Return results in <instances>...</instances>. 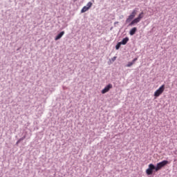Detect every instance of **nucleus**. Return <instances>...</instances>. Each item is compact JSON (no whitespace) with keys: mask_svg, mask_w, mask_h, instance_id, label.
Returning <instances> with one entry per match:
<instances>
[{"mask_svg":"<svg viewBox=\"0 0 177 177\" xmlns=\"http://www.w3.org/2000/svg\"><path fill=\"white\" fill-rule=\"evenodd\" d=\"M143 17H145V12H141L138 17H136V19H134L129 24V26H135V24H138V23H139L140 21V20H142L143 19Z\"/></svg>","mask_w":177,"mask_h":177,"instance_id":"1","label":"nucleus"},{"mask_svg":"<svg viewBox=\"0 0 177 177\" xmlns=\"http://www.w3.org/2000/svg\"><path fill=\"white\" fill-rule=\"evenodd\" d=\"M128 41H129V38L125 37L122 40V41H120V43L122 45H127V44H128Z\"/></svg>","mask_w":177,"mask_h":177,"instance_id":"10","label":"nucleus"},{"mask_svg":"<svg viewBox=\"0 0 177 177\" xmlns=\"http://www.w3.org/2000/svg\"><path fill=\"white\" fill-rule=\"evenodd\" d=\"M138 60V58H135L132 60L133 63L135 64L136 62Z\"/></svg>","mask_w":177,"mask_h":177,"instance_id":"15","label":"nucleus"},{"mask_svg":"<svg viewBox=\"0 0 177 177\" xmlns=\"http://www.w3.org/2000/svg\"><path fill=\"white\" fill-rule=\"evenodd\" d=\"M156 171V166L153 164L149 165V168L146 170L147 175H153V171Z\"/></svg>","mask_w":177,"mask_h":177,"instance_id":"5","label":"nucleus"},{"mask_svg":"<svg viewBox=\"0 0 177 177\" xmlns=\"http://www.w3.org/2000/svg\"><path fill=\"white\" fill-rule=\"evenodd\" d=\"M23 139H24V138H21V139H19V140L17 142V145H19V143H20V142H21V140H23Z\"/></svg>","mask_w":177,"mask_h":177,"instance_id":"14","label":"nucleus"},{"mask_svg":"<svg viewBox=\"0 0 177 177\" xmlns=\"http://www.w3.org/2000/svg\"><path fill=\"white\" fill-rule=\"evenodd\" d=\"M165 91V84H162V86H160L159 87V88H158L153 94V96L155 97H159V96H161V95H162V93H164V91Z\"/></svg>","mask_w":177,"mask_h":177,"instance_id":"2","label":"nucleus"},{"mask_svg":"<svg viewBox=\"0 0 177 177\" xmlns=\"http://www.w3.org/2000/svg\"><path fill=\"white\" fill-rule=\"evenodd\" d=\"M112 88H113V84H109L106 86H105L104 89L102 90L101 93H102V95H104V93H107V92H109L110 89H112Z\"/></svg>","mask_w":177,"mask_h":177,"instance_id":"7","label":"nucleus"},{"mask_svg":"<svg viewBox=\"0 0 177 177\" xmlns=\"http://www.w3.org/2000/svg\"><path fill=\"white\" fill-rule=\"evenodd\" d=\"M75 1V2L77 1V0H74Z\"/></svg>","mask_w":177,"mask_h":177,"instance_id":"17","label":"nucleus"},{"mask_svg":"<svg viewBox=\"0 0 177 177\" xmlns=\"http://www.w3.org/2000/svg\"><path fill=\"white\" fill-rule=\"evenodd\" d=\"M92 8V2H88L86 5V6H84L82 9L81 10V13H85V12H87V10H89Z\"/></svg>","mask_w":177,"mask_h":177,"instance_id":"6","label":"nucleus"},{"mask_svg":"<svg viewBox=\"0 0 177 177\" xmlns=\"http://www.w3.org/2000/svg\"><path fill=\"white\" fill-rule=\"evenodd\" d=\"M168 164H169V162H168V160H163L157 163L156 167V172H158V171H160V169L164 168V167H165V165Z\"/></svg>","mask_w":177,"mask_h":177,"instance_id":"3","label":"nucleus"},{"mask_svg":"<svg viewBox=\"0 0 177 177\" xmlns=\"http://www.w3.org/2000/svg\"><path fill=\"white\" fill-rule=\"evenodd\" d=\"M64 35V31L61 32L59 34H58L55 37V41H58V39H60V38H62V37H63Z\"/></svg>","mask_w":177,"mask_h":177,"instance_id":"8","label":"nucleus"},{"mask_svg":"<svg viewBox=\"0 0 177 177\" xmlns=\"http://www.w3.org/2000/svg\"><path fill=\"white\" fill-rule=\"evenodd\" d=\"M117 59V57H113L111 58V62H115V59Z\"/></svg>","mask_w":177,"mask_h":177,"instance_id":"13","label":"nucleus"},{"mask_svg":"<svg viewBox=\"0 0 177 177\" xmlns=\"http://www.w3.org/2000/svg\"><path fill=\"white\" fill-rule=\"evenodd\" d=\"M136 31H138V28L136 27H134L131 29V30L129 31V34L131 35H135V34L136 33Z\"/></svg>","mask_w":177,"mask_h":177,"instance_id":"9","label":"nucleus"},{"mask_svg":"<svg viewBox=\"0 0 177 177\" xmlns=\"http://www.w3.org/2000/svg\"><path fill=\"white\" fill-rule=\"evenodd\" d=\"M115 24H118V22H115Z\"/></svg>","mask_w":177,"mask_h":177,"instance_id":"16","label":"nucleus"},{"mask_svg":"<svg viewBox=\"0 0 177 177\" xmlns=\"http://www.w3.org/2000/svg\"><path fill=\"white\" fill-rule=\"evenodd\" d=\"M138 11L136 10H133L131 15L126 19V23H131L133 19H135V16H136Z\"/></svg>","mask_w":177,"mask_h":177,"instance_id":"4","label":"nucleus"},{"mask_svg":"<svg viewBox=\"0 0 177 177\" xmlns=\"http://www.w3.org/2000/svg\"><path fill=\"white\" fill-rule=\"evenodd\" d=\"M121 43L119 42L116 46H115V49L116 50H118V49H120V48H121Z\"/></svg>","mask_w":177,"mask_h":177,"instance_id":"12","label":"nucleus"},{"mask_svg":"<svg viewBox=\"0 0 177 177\" xmlns=\"http://www.w3.org/2000/svg\"><path fill=\"white\" fill-rule=\"evenodd\" d=\"M133 64H135L132 61L129 62L128 64L126 65V67H132V66H133Z\"/></svg>","mask_w":177,"mask_h":177,"instance_id":"11","label":"nucleus"}]
</instances>
